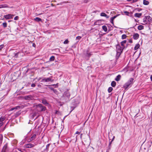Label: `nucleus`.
Segmentation results:
<instances>
[{
    "instance_id": "1",
    "label": "nucleus",
    "mask_w": 152,
    "mask_h": 152,
    "mask_svg": "<svg viewBox=\"0 0 152 152\" xmlns=\"http://www.w3.org/2000/svg\"><path fill=\"white\" fill-rule=\"evenodd\" d=\"M125 48V47H121L120 45L118 44L116 45V51L117 54L116 55V58H118L121 53H122L123 50Z\"/></svg>"
},
{
    "instance_id": "34",
    "label": "nucleus",
    "mask_w": 152,
    "mask_h": 152,
    "mask_svg": "<svg viewBox=\"0 0 152 152\" xmlns=\"http://www.w3.org/2000/svg\"><path fill=\"white\" fill-rule=\"evenodd\" d=\"M5 119V117L4 116H1L0 118V122H3Z\"/></svg>"
},
{
    "instance_id": "26",
    "label": "nucleus",
    "mask_w": 152,
    "mask_h": 152,
    "mask_svg": "<svg viewBox=\"0 0 152 152\" xmlns=\"http://www.w3.org/2000/svg\"><path fill=\"white\" fill-rule=\"evenodd\" d=\"M101 20H99L95 22L94 23V25H99L100 24Z\"/></svg>"
},
{
    "instance_id": "37",
    "label": "nucleus",
    "mask_w": 152,
    "mask_h": 152,
    "mask_svg": "<svg viewBox=\"0 0 152 152\" xmlns=\"http://www.w3.org/2000/svg\"><path fill=\"white\" fill-rule=\"evenodd\" d=\"M113 88L112 87H110L108 88V91L109 93H110L113 90Z\"/></svg>"
},
{
    "instance_id": "30",
    "label": "nucleus",
    "mask_w": 152,
    "mask_h": 152,
    "mask_svg": "<svg viewBox=\"0 0 152 152\" xmlns=\"http://www.w3.org/2000/svg\"><path fill=\"white\" fill-rule=\"evenodd\" d=\"M7 7V5L6 4H2L0 5V8H6Z\"/></svg>"
},
{
    "instance_id": "10",
    "label": "nucleus",
    "mask_w": 152,
    "mask_h": 152,
    "mask_svg": "<svg viewBox=\"0 0 152 152\" xmlns=\"http://www.w3.org/2000/svg\"><path fill=\"white\" fill-rule=\"evenodd\" d=\"M34 144L31 143L26 144L25 145V147L27 148H31L34 147Z\"/></svg>"
},
{
    "instance_id": "48",
    "label": "nucleus",
    "mask_w": 152,
    "mask_h": 152,
    "mask_svg": "<svg viewBox=\"0 0 152 152\" xmlns=\"http://www.w3.org/2000/svg\"><path fill=\"white\" fill-rule=\"evenodd\" d=\"M4 124V123L3 122H0V127H1Z\"/></svg>"
},
{
    "instance_id": "33",
    "label": "nucleus",
    "mask_w": 152,
    "mask_h": 152,
    "mask_svg": "<svg viewBox=\"0 0 152 152\" xmlns=\"http://www.w3.org/2000/svg\"><path fill=\"white\" fill-rule=\"evenodd\" d=\"M116 85V82L115 81H113L111 83V86L113 87H115Z\"/></svg>"
},
{
    "instance_id": "45",
    "label": "nucleus",
    "mask_w": 152,
    "mask_h": 152,
    "mask_svg": "<svg viewBox=\"0 0 152 152\" xmlns=\"http://www.w3.org/2000/svg\"><path fill=\"white\" fill-rule=\"evenodd\" d=\"M81 38V37L80 36H78L76 37V39L80 40Z\"/></svg>"
},
{
    "instance_id": "21",
    "label": "nucleus",
    "mask_w": 152,
    "mask_h": 152,
    "mask_svg": "<svg viewBox=\"0 0 152 152\" xmlns=\"http://www.w3.org/2000/svg\"><path fill=\"white\" fill-rule=\"evenodd\" d=\"M142 15V13H136L134 14V16L135 17H137V18H140V17Z\"/></svg>"
},
{
    "instance_id": "50",
    "label": "nucleus",
    "mask_w": 152,
    "mask_h": 152,
    "mask_svg": "<svg viewBox=\"0 0 152 152\" xmlns=\"http://www.w3.org/2000/svg\"><path fill=\"white\" fill-rule=\"evenodd\" d=\"M129 43H132V39H129Z\"/></svg>"
},
{
    "instance_id": "60",
    "label": "nucleus",
    "mask_w": 152,
    "mask_h": 152,
    "mask_svg": "<svg viewBox=\"0 0 152 152\" xmlns=\"http://www.w3.org/2000/svg\"><path fill=\"white\" fill-rule=\"evenodd\" d=\"M50 88V89L51 90L53 91V90L54 89L52 88Z\"/></svg>"
},
{
    "instance_id": "17",
    "label": "nucleus",
    "mask_w": 152,
    "mask_h": 152,
    "mask_svg": "<svg viewBox=\"0 0 152 152\" xmlns=\"http://www.w3.org/2000/svg\"><path fill=\"white\" fill-rule=\"evenodd\" d=\"M24 107V106L23 105L21 106H18L14 107L15 110L18 109H22Z\"/></svg>"
},
{
    "instance_id": "18",
    "label": "nucleus",
    "mask_w": 152,
    "mask_h": 152,
    "mask_svg": "<svg viewBox=\"0 0 152 152\" xmlns=\"http://www.w3.org/2000/svg\"><path fill=\"white\" fill-rule=\"evenodd\" d=\"M71 105L76 107L77 105V104L76 103V101H74L71 104Z\"/></svg>"
},
{
    "instance_id": "57",
    "label": "nucleus",
    "mask_w": 152,
    "mask_h": 152,
    "mask_svg": "<svg viewBox=\"0 0 152 152\" xmlns=\"http://www.w3.org/2000/svg\"><path fill=\"white\" fill-rule=\"evenodd\" d=\"M15 110L14 109V107H12V108L10 109V110H11V111H12V110Z\"/></svg>"
},
{
    "instance_id": "2",
    "label": "nucleus",
    "mask_w": 152,
    "mask_h": 152,
    "mask_svg": "<svg viewBox=\"0 0 152 152\" xmlns=\"http://www.w3.org/2000/svg\"><path fill=\"white\" fill-rule=\"evenodd\" d=\"M70 96V93L68 91H65L63 94L62 99L65 101L66 102L69 101V98Z\"/></svg>"
},
{
    "instance_id": "8",
    "label": "nucleus",
    "mask_w": 152,
    "mask_h": 152,
    "mask_svg": "<svg viewBox=\"0 0 152 152\" xmlns=\"http://www.w3.org/2000/svg\"><path fill=\"white\" fill-rule=\"evenodd\" d=\"M23 99L26 100H32L33 97L31 95L26 96L23 97Z\"/></svg>"
},
{
    "instance_id": "15",
    "label": "nucleus",
    "mask_w": 152,
    "mask_h": 152,
    "mask_svg": "<svg viewBox=\"0 0 152 152\" xmlns=\"http://www.w3.org/2000/svg\"><path fill=\"white\" fill-rule=\"evenodd\" d=\"M121 78V76L120 75H118L116 78H115V80L117 81H118L120 80Z\"/></svg>"
},
{
    "instance_id": "24",
    "label": "nucleus",
    "mask_w": 152,
    "mask_h": 152,
    "mask_svg": "<svg viewBox=\"0 0 152 152\" xmlns=\"http://www.w3.org/2000/svg\"><path fill=\"white\" fill-rule=\"evenodd\" d=\"M126 40H124L121 42V45L123 47H125L124 45V44H126Z\"/></svg>"
},
{
    "instance_id": "23",
    "label": "nucleus",
    "mask_w": 152,
    "mask_h": 152,
    "mask_svg": "<svg viewBox=\"0 0 152 152\" xmlns=\"http://www.w3.org/2000/svg\"><path fill=\"white\" fill-rule=\"evenodd\" d=\"M137 29L139 30H142L144 29V26L142 25H140L138 26Z\"/></svg>"
},
{
    "instance_id": "42",
    "label": "nucleus",
    "mask_w": 152,
    "mask_h": 152,
    "mask_svg": "<svg viewBox=\"0 0 152 152\" xmlns=\"http://www.w3.org/2000/svg\"><path fill=\"white\" fill-rule=\"evenodd\" d=\"M75 108V107L71 105V110L70 112H71Z\"/></svg>"
},
{
    "instance_id": "12",
    "label": "nucleus",
    "mask_w": 152,
    "mask_h": 152,
    "mask_svg": "<svg viewBox=\"0 0 152 152\" xmlns=\"http://www.w3.org/2000/svg\"><path fill=\"white\" fill-rule=\"evenodd\" d=\"M8 146V143H6L3 147L1 152H6Z\"/></svg>"
},
{
    "instance_id": "51",
    "label": "nucleus",
    "mask_w": 152,
    "mask_h": 152,
    "mask_svg": "<svg viewBox=\"0 0 152 152\" xmlns=\"http://www.w3.org/2000/svg\"><path fill=\"white\" fill-rule=\"evenodd\" d=\"M118 16V15H117L115 16H114L113 17H112V18L114 19L115 18Z\"/></svg>"
},
{
    "instance_id": "27",
    "label": "nucleus",
    "mask_w": 152,
    "mask_h": 152,
    "mask_svg": "<svg viewBox=\"0 0 152 152\" xmlns=\"http://www.w3.org/2000/svg\"><path fill=\"white\" fill-rule=\"evenodd\" d=\"M146 19L147 20L148 22H151L152 20V18L149 16H147L146 17Z\"/></svg>"
},
{
    "instance_id": "62",
    "label": "nucleus",
    "mask_w": 152,
    "mask_h": 152,
    "mask_svg": "<svg viewBox=\"0 0 152 152\" xmlns=\"http://www.w3.org/2000/svg\"><path fill=\"white\" fill-rule=\"evenodd\" d=\"M129 45H130V44H126V46L125 47V48H126Z\"/></svg>"
},
{
    "instance_id": "44",
    "label": "nucleus",
    "mask_w": 152,
    "mask_h": 152,
    "mask_svg": "<svg viewBox=\"0 0 152 152\" xmlns=\"http://www.w3.org/2000/svg\"><path fill=\"white\" fill-rule=\"evenodd\" d=\"M69 42V41L67 39H66L64 41V44H66L68 43Z\"/></svg>"
},
{
    "instance_id": "4",
    "label": "nucleus",
    "mask_w": 152,
    "mask_h": 152,
    "mask_svg": "<svg viewBox=\"0 0 152 152\" xmlns=\"http://www.w3.org/2000/svg\"><path fill=\"white\" fill-rule=\"evenodd\" d=\"M134 79L132 78L129 79L128 81L126 82L124 86V88L126 89L132 83Z\"/></svg>"
},
{
    "instance_id": "3",
    "label": "nucleus",
    "mask_w": 152,
    "mask_h": 152,
    "mask_svg": "<svg viewBox=\"0 0 152 152\" xmlns=\"http://www.w3.org/2000/svg\"><path fill=\"white\" fill-rule=\"evenodd\" d=\"M33 133L32 134V137L28 140V142H30L31 141L34 140L36 138V135H37L38 134V130H36L35 131H33Z\"/></svg>"
},
{
    "instance_id": "20",
    "label": "nucleus",
    "mask_w": 152,
    "mask_h": 152,
    "mask_svg": "<svg viewBox=\"0 0 152 152\" xmlns=\"http://www.w3.org/2000/svg\"><path fill=\"white\" fill-rule=\"evenodd\" d=\"M100 16H101L106 17V18H109V16L104 12H102L100 14Z\"/></svg>"
},
{
    "instance_id": "9",
    "label": "nucleus",
    "mask_w": 152,
    "mask_h": 152,
    "mask_svg": "<svg viewBox=\"0 0 152 152\" xmlns=\"http://www.w3.org/2000/svg\"><path fill=\"white\" fill-rule=\"evenodd\" d=\"M14 15L11 14H9L4 15V17L6 19H10V18H12Z\"/></svg>"
},
{
    "instance_id": "54",
    "label": "nucleus",
    "mask_w": 152,
    "mask_h": 152,
    "mask_svg": "<svg viewBox=\"0 0 152 152\" xmlns=\"http://www.w3.org/2000/svg\"><path fill=\"white\" fill-rule=\"evenodd\" d=\"M39 120H38L36 124H37V125H38L39 124Z\"/></svg>"
},
{
    "instance_id": "47",
    "label": "nucleus",
    "mask_w": 152,
    "mask_h": 152,
    "mask_svg": "<svg viewBox=\"0 0 152 152\" xmlns=\"http://www.w3.org/2000/svg\"><path fill=\"white\" fill-rule=\"evenodd\" d=\"M125 14L127 15H128L129 14V12L127 11H125L124 12Z\"/></svg>"
},
{
    "instance_id": "32",
    "label": "nucleus",
    "mask_w": 152,
    "mask_h": 152,
    "mask_svg": "<svg viewBox=\"0 0 152 152\" xmlns=\"http://www.w3.org/2000/svg\"><path fill=\"white\" fill-rule=\"evenodd\" d=\"M140 47V45L139 44H137L134 48V50H137L138 48H139Z\"/></svg>"
},
{
    "instance_id": "36",
    "label": "nucleus",
    "mask_w": 152,
    "mask_h": 152,
    "mask_svg": "<svg viewBox=\"0 0 152 152\" xmlns=\"http://www.w3.org/2000/svg\"><path fill=\"white\" fill-rule=\"evenodd\" d=\"M55 56H52L50 58L49 60L50 61H53L54 60Z\"/></svg>"
},
{
    "instance_id": "39",
    "label": "nucleus",
    "mask_w": 152,
    "mask_h": 152,
    "mask_svg": "<svg viewBox=\"0 0 152 152\" xmlns=\"http://www.w3.org/2000/svg\"><path fill=\"white\" fill-rule=\"evenodd\" d=\"M114 19L112 18H111L110 20V21L111 22V23H112L113 26L114 25V22H113V20Z\"/></svg>"
},
{
    "instance_id": "46",
    "label": "nucleus",
    "mask_w": 152,
    "mask_h": 152,
    "mask_svg": "<svg viewBox=\"0 0 152 152\" xmlns=\"http://www.w3.org/2000/svg\"><path fill=\"white\" fill-rule=\"evenodd\" d=\"M18 18H19V17L18 16H15L14 18V20H17L18 19Z\"/></svg>"
},
{
    "instance_id": "59",
    "label": "nucleus",
    "mask_w": 152,
    "mask_h": 152,
    "mask_svg": "<svg viewBox=\"0 0 152 152\" xmlns=\"http://www.w3.org/2000/svg\"><path fill=\"white\" fill-rule=\"evenodd\" d=\"M17 149L18 151H21L22 152V151H21V149H20V148H17Z\"/></svg>"
},
{
    "instance_id": "25",
    "label": "nucleus",
    "mask_w": 152,
    "mask_h": 152,
    "mask_svg": "<svg viewBox=\"0 0 152 152\" xmlns=\"http://www.w3.org/2000/svg\"><path fill=\"white\" fill-rule=\"evenodd\" d=\"M50 145V144H48L47 145L46 148V149L44 150V151H46V152H48Z\"/></svg>"
},
{
    "instance_id": "29",
    "label": "nucleus",
    "mask_w": 152,
    "mask_h": 152,
    "mask_svg": "<svg viewBox=\"0 0 152 152\" xmlns=\"http://www.w3.org/2000/svg\"><path fill=\"white\" fill-rule=\"evenodd\" d=\"M102 28L105 32H107V27L106 26L104 25L103 26H102Z\"/></svg>"
},
{
    "instance_id": "43",
    "label": "nucleus",
    "mask_w": 152,
    "mask_h": 152,
    "mask_svg": "<svg viewBox=\"0 0 152 152\" xmlns=\"http://www.w3.org/2000/svg\"><path fill=\"white\" fill-rule=\"evenodd\" d=\"M4 45L2 44L0 45V50H1L4 47Z\"/></svg>"
},
{
    "instance_id": "58",
    "label": "nucleus",
    "mask_w": 152,
    "mask_h": 152,
    "mask_svg": "<svg viewBox=\"0 0 152 152\" xmlns=\"http://www.w3.org/2000/svg\"><path fill=\"white\" fill-rule=\"evenodd\" d=\"M15 110L14 109V107H12V108L10 109V110H11V111H12V110Z\"/></svg>"
},
{
    "instance_id": "38",
    "label": "nucleus",
    "mask_w": 152,
    "mask_h": 152,
    "mask_svg": "<svg viewBox=\"0 0 152 152\" xmlns=\"http://www.w3.org/2000/svg\"><path fill=\"white\" fill-rule=\"evenodd\" d=\"M127 36L125 34H123L121 36V39H124L126 38Z\"/></svg>"
},
{
    "instance_id": "5",
    "label": "nucleus",
    "mask_w": 152,
    "mask_h": 152,
    "mask_svg": "<svg viewBox=\"0 0 152 152\" xmlns=\"http://www.w3.org/2000/svg\"><path fill=\"white\" fill-rule=\"evenodd\" d=\"M37 110L39 112H41L45 111L46 108L45 106H42V104H39L37 106Z\"/></svg>"
},
{
    "instance_id": "63",
    "label": "nucleus",
    "mask_w": 152,
    "mask_h": 152,
    "mask_svg": "<svg viewBox=\"0 0 152 152\" xmlns=\"http://www.w3.org/2000/svg\"><path fill=\"white\" fill-rule=\"evenodd\" d=\"M82 135H83V134H80V138L81 139L82 138Z\"/></svg>"
},
{
    "instance_id": "31",
    "label": "nucleus",
    "mask_w": 152,
    "mask_h": 152,
    "mask_svg": "<svg viewBox=\"0 0 152 152\" xmlns=\"http://www.w3.org/2000/svg\"><path fill=\"white\" fill-rule=\"evenodd\" d=\"M149 2L148 1L146 0H143V4L145 5H148L149 4Z\"/></svg>"
},
{
    "instance_id": "55",
    "label": "nucleus",
    "mask_w": 152,
    "mask_h": 152,
    "mask_svg": "<svg viewBox=\"0 0 152 152\" xmlns=\"http://www.w3.org/2000/svg\"><path fill=\"white\" fill-rule=\"evenodd\" d=\"M138 0H133V3H134L138 1Z\"/></svg>"
},
{
    "instance_id": "56",
    "label": "nucleus",
    "mask_w": 152,
    "mask_h": 152,
    "mask_svg": "<svg viewBox=\"0 0 152 152\" xmlns=\"http://www.w3.org/2000/svg\"><path fill=\"white\" fill-rule=\"evenodd\" d=\"M18 56V53H15V56L16 57H17Z\"/></svg>"
},
{
    "instance_id": "53",
    "label": "nucleus",
    "mask_w": 152,
    "mask_h": 152,
    "mask_svg": "<svg viewBox=\"0 0 152 152\" xmlns=\"http://www.w3.org/2000/svg\"><path fill=\"white\" fill-rule=\"evenodd\" d=\"M80 133V132H79L78 131H77L76 133H75V134H79Z\"/></svg>"
},
{
    "instance_id": "16",
    "label": "nucleus",
    "mask_w": 152,
    "mask_h": 152,
    "mask_svg": "<svg viewBox=\"0 0 152 152\" xmlns=\"http://www.w3.org/2000/svg\"><path fill=\"white\" fill-rule=\"evenodd\" d=\"M26 72H28L31 74V75H33L34 74V72L30 69H28L26 71Z\"/></svg>"
},
{
    "instance_id": "7",
    "label": "nucleus",
    "mask_w": 152,
    "mask_h": 152,
    "mask_svg": "<svg viewBox=\"0 0 152 152\" xmlns=\"http://www.w3.org/2000/svg\"><path fill=\"white\" fill-rule=\"evenodd\" d=\"M84 54L86 58L87 59V60H88L89 58L92 55V52H89L88 50H87L86 52V53H84Z\"/></svg>"
},
{
    "instance_id": "19",
    "label": "nucleus",
    "mask_w": 152,
    "mask_h": 152,
    "mask_svg": "<svg viewBox=\"0 0 152 152\" xmlns=\"http://www.w3.org/2000/svg\"><path fill=\"white\" fill-rule=\"evenodd\" d=\"M115 138V137L114 136H113L112 140L109 142V145H108V148L109 150H110L111 148V145L112 143V142L114 140V139Z\"/></svg>"
},
{
    "instance_id": "64",
    "label": "nucleus",
    "mask_w": 152,
    "mask_h": 152,
    "mask_svg": "<svg viewBox=\"0 0 152 152\" xmlns=\"http://www.w3.org/2000/svg\"><path fill=\"white\" fill-rule=\"evenodd\" d=\"M72 47H73V48H75L76 47L75 46V45H73L72 46Z\"/></svg>"
},
{
    "instance_id": "41",
    "label": "nucleus",
    "mask_w": 152,
    "mask_h": 152,
    "mask_svg": "<svg viewBox=\"0 0 152 152\" xmlns=\"http://www.w3.org/2000/svg\"><path fill=\"white\" fill-rule=\"evenodd\" d=\"M53 91L56 94H58V91L56 89H54L53 90Z\"/></svg>"
},
{
    "instance_id": "49",
    "label": "nucleus",
    "mask_w": 152,
    "mask_h": 152,
    "mask_svg": "<svg viewBox=\"0 0 152 152\" xmlns=\"http://www.w3.org/2000/svg\"><path fill=\"white\" fill-rule=\"evenodd\" d=\"M31 86L32 87H34L35 86V84L34 83H32L31 84Z\"/></svg>"
},
{
    "instance_id": "6",
    "label": "nucleus",
    "mask_w": 152,
    "mask_h": 152,
    "mask_svg": "<svg viewBox=\"0 0 152 152\" xmlns=\"http://www.w3.org/2000/svg\"><path fill=\"white\" fill-rule=\"evenodd\" d=\"M52 77L50 76L49 77L47 78H44L42 80L40 81L41 82H52L53 81V80H52Z\"/></svg>"
},
{
    "instance_id": "61",
    "label": "nucleus",
    "mask_w": 152,
    "mask_h": 152,
    "mask_svg": "<svg viewBox=\"0 0 152 152\" xmlns=\"http://www.w3.org/2000/svg\"><path fill=\"white\" fill-rule=\"evenodd\" d=\"M150 79L151 81L152 82V75H151L150 77Z\"/></svg>"
},
{
    "instance_id": "40",
    "label": "nucleus",
    "mask_w": 152,
    "mask_h": 152,
    "mask_svg": "<svg viewBox=\"0 0 152 152\" xmlns=\"http://www.w3.org/2000/svg\"><path fill=\"white\" fill-rule=\"evenodd\" d=\"M2 25L5 28L7 27V23L5 22L3 23Z\"/></svg>"
},
{
    "instance_id": "35",
    "label": "nucleus",
    "mask_w": 152,
    "mask_h": 152,
    "mask_svg": "<svg viewBox=\"0 0 152 152\" xmlns=\"http://www.w3.org/2000/svg\"><path fill=\"white\" fill-rule=\"evenodd\" d=\"M3 136L2 134H0V144H1L3 140Z\"/></svg>"
},
{
    "instance_id": "11",
    "label": "nucleus",
    "mask_w": 152,
    "mask_h": 152,
    "mask_svg": "<svg viewBox=\"0 0 152 152\" xmlns=\"http://www.w3.org/2000/svg\"><path fill=\"white\" fill-rule=\"evenodd\" d=\"M32 116L33 118H34V117L36 116V117L35 118V119H37L38 117H41V116L39 115L38 113H33L32 115Z\"/></svg>"
},
{
    "instance_id": "14",
    "label": "nucleus",
    "mask_w": 152,
    "mask_h": 152,
    "mask_svg": "<svg viewBox=\"0 0 152 152\" xmlns=\"http://www.w3.org/2000/svg\"><path fill=\"white\" fill-rule=\"evenodd\" d=\"M28 92L26 91V90H23V91H21L20 92V94L22 95H24L26 94H27L28 93Z\"/></svg>"
},
{
    "instance_id": "13",
    "label": "nucleus",
    "mask_w": 152,
    "mask_h": 152,
    "mask_svg": "<svg viewBox=\"0 0 152 152\" xmlns=\"http://www.w3.org/2000/svg\"><path fill=\"white\" fill-rule=\"evenodd\" d=\"M139 36L138 33H135L133 35V37L134 39L136 40L139 38Z\"/></svg>"
},
{
    "instance_id": "52",
    "label": "nucleus",
    "mask_w": 152,
    "mask_h": 152,
    "mask_svg": "<svg viewBox=\"0 0 152 152\" xmlns=\"http://www.w3.org/2000/svg\"><path fill=\"white\" fill-rule=\"evenodd\" d=\"M32 46L33 47L35 48L36 47V44L34 43H33Z\"/></svg>"
},
{
    "instance_id": "28",
    "label": "nucleus",
    "mask_w": 152,
    "mask_h": 152,
    "mask_svg": "<svg viewBox=\"0 0 152 152\" xmlns=\"http://www.w3.org/2000/svg\"><path fill=\"white\" fill-rule=\"evenodd\" d=\"M42 102L44 104L46 105L48 104V102L45 99H43L42 101Z\"/></svg>"
},
{
    "instance_id": "22",
    "label": "nucleus",
    "mask_w": 152,
    "mask_h": 152,
    "mask_svg": "<svg viewBox=\"0 0 152 152\" xmlns=\"http://www.w3.org/2000/svg\"><path fill=\"white\" fill-rule=\"evenodd\" d=\"M34 20L37 22H42V19L38 17H36L34 19Z\"/></svg>"
}]
</instances>
